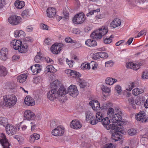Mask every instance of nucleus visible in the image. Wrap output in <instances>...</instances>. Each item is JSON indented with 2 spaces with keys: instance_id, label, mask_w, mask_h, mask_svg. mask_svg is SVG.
I'll return each mask as SVG.
<instances>
[{
  "instance_id": "37",
  "label": "nucleus",
  "mask_w": 148,
  "mask_h": 148,
  "mask_svg": "<svg viewBox=\"0 0 148 148\" xmlns=\"http://www.w3.org/2000/svg\"><path fill=\"white\" fill-rule=\"evenodd\" d=\"M59 82L58 80H56L51 83V86L52 89H56V90L59 85Z\"/></svg>"
},
{
  "instance_id": "49",
  "label": "nucleus",
  "mask_w": 148,
  "mask_h": 148,
  "mask_svg": "<svg viewBox=\"0 0 148 148\" xmlns=\"http://www.w3.org/2000/svg\"><path fill=\"white\" fill-rule=\"evenodd\" d=\"M98 121L94 116L89 121V123L92 125H95L98 123Z\"/></svg>"
},
{
  "instance_id": "41",
  "label": "nucleus",
  "mask_w": 148,
  "mask_h": 148,
  "mask_svg": "<svg viewBox=\"0 0 148 148\" xmlns=\"http://www.w3.org/2000/svg\"><path fill=\"white\" fill-rule=\"evenodd\" d=\"M101 88L102 90V91L103 93H109L110 92V88L103 85L102 86Z\"/></svg>"
},
{
  "instance_id": "32",
  "label": "nucleus",
  "mask_w": 148,
  "mask_h": 148,
  "mask_svg": "<svg viewBox=\"0 0 148 148\" xmlns=\"http://www.w3.org/2000/svg\"><path fill=\"white\" fill-rule=\"evenodd\" d=\"M7 74V71L6 68L4 66H0V76H5Z\"/></svg>"
},
{
  "instance_id": "2",
  "label": "nucleus",
  "mask_w": 148,
  "mask_h": 148,
  "mask_svg": "<svg viewBox=\"0 0 148 148\" xmlns=\"http://www.w3.org/2000/svg\"><path fill=\"white\" fill-rule=\"evenodd\" d=\"M5 105L11 106L14 105L17 101V98L14 95H8L3 97Z\"/></svg>"
},
{
  "instance_id": "46",
  "label": "nucleus",
  "mask_w": 148,
  "mask_h": 148,
  "mask_svg": "<svg viewBox=\"0 0 148 148\" xmlns=\"http://www.w3.org/2000/svg\"><path fill=\"white\" fill-rule=\"evenodd\" d=\"M54 69V67L51 65L47 66L45 69V71L47 72V73L49 72H53L52 70Z\"/></svg>"
},
{
  "instance_id": "11",
  "label": "nucleus",
  "mask_w": 148,
  "mask_h": 148,
  "mask_svg": "<svg viewBox=\"0 0 148 148\" xmlns=\"http://www.w3.org/2000/svg\"><path fill=\"white\" fill-rule=\"evenodd\" d=\"M68 92L71 96L74 97H76L78 94L77 88L74 85H71L69 87Z\"/></svg>"
},
{
  "instance_id": "34",
  "label": "nucleus",
  "mask_w": 148,
  "mask_h": 148,
  "mask_svg": "<svg viewBox=\"0 0 148 148\" xmlns=\"http://www.w3.org/2000/svg\"><path fill=\"white\" fill-rule=\"evenodd\" d=\"M81 74L75 71L72 70V72H71L70 76H71L72 77L80 79L79 77H81Z\"/></svg>"
},
{
  "instance_id": "39",
  "label": "nucleus",
  "mask_w": 148,
  "mask_h": 148,
  "mask_svg": "<svg viewBox=\"0 0 148 148\" xmlns=\"http://www.w3.org/2000/svg\"><path fill=\"white\" fill-rule=\"evenodd\" d=\"M86 121H89L94 116L92 113L90 112H87L86 113Z\"/></svg>"
},
{
  "instance_id": "31",
  "label": "nucleus",
  "mask_w": 148,
  "mask_h": 148,
  "mask_svg": "<svg viewBox=\"0 0 148 148\" xmlns=\"http://www.w3.org/2000/svg\"><path fill=\"white\" fill-rule=\"evenodd\" d=\"M8 124V119L4 117H0V125L4 126H6Z\"/></svg>"
},
{
  "instance_id": "47",
  "label": "nucleus",
  "mask_w": 148,
  "mask_h": 148,
  "mask_svg": "<svg viewBox=\"0 0 148 148\" xmlns=\"http://www.w3.org/2000/svg\"><path fill=\"white\" fill-rule=\"evenodd\" d=\"M127 132L128 134L130 136L135 135L136 133V130L133 128H132L128 130Z\"/></svg>"
},
{
  "instance_id": "25",
  "label": "nucleus",
  "mask_w": 148,
  "mask_h": 148,
  "mask_svg": "<svg viewBox=\"0 0 148 148\" xmlns=\"http://www.w3.org/2000/svg\"><path fill=\"white\" fill-rule=\"evenodd\" d=\"M144 92V90L142 88H137L133 89L132 90V93L133 95L135 96L143 93Z\"/></svg>"
},
{
  "instance_id": "42",
  "label": "nucleus",
  "mask_w": 148,
  "mask_h": 148,
  "mask_svg": "<svg viewBox=\"0 0 148 148\" xmlns=\"http://www.w3.org/2000/svg\"><path fill=\"white\" fill-rule=\"evenodd\" d=\"M114 109L112 108H110L108 110L107 115L108 116L111 117L112 115H114Z\"/></svg>"
},
{
  "instance_id": "8",
  "label": "nucleus",
  "mask_w": 148,
  "mask_h": 148,
  "mask_svg": "<svg viewBox=\"0 0 148 148\" xmlns=\"http://www.w3.org/2000/svg\"><path fill=\"white\" fill-rule=\"evenodd\" d=\"M97 64L94 61H92L90 63L86 62L82 64L81 66V68L82 69H89L92 67L93 70H95L97 68Z\"/></svg>"
},
{
  "instance_id": "26",
  "label": "nucleus",
  "mask_w": 148,
  "mask_h": 148,
  "mask_svg": "<svg viewBox=\"0 0 148 148\" xmlns=\"http://www.w3.org/2000/svg\"><path fill=\"white\" fill-rule=\"evenodd\" d=\"M117 82V79L112 78L108 77L106 78L105 83L107 84L112 85Z\"/></svg>"
},
{
  "instance_id": "44",
  "label": "nucleus",
  "mask_w": 148,
  "mask_h": 148,
  "mask_svg": "<svg viewBox=\"0 0 148 148\" xmlns=\"http://www.w3.org/2000/svg\"><path fill=\"white\" fill-rule=\"evenodd\" d=\"M103 41L105 44H108L111 43L112 41V39L110 38L104 37L103 38Z\"/></svg>"
},
{
  "instance_id": "17",
  "label": "nucleus",
  "mask_w": 148,
  "mask_h": 148,
  "mask_svg": "<svg viewBox=\"0 0 148 148\" xmlns=\"http://www.w3.org/2000/svg\"><path fill=\"white\" fill-rule=\"evenodd\" d=\"M21 44V41L16 40H12L10 42L11 46L13 47L15 50H19Z\"/></svg>"
},
{
  "instance_id": "12",
  "label": "nucleus",
  "mask_w": 148,
  "mask_h": 148,
  "mask_svg": "<svg viewBox=\"0 0 148 148\" xmlns=\"http://www.w3.org/2000/svg\"><path fill=\"white\" fill-rule=\"evenodd\" d=\"M0 142L3 148H9V143L5 135L3 133L0 135Z\"/></svg>"
},
{
  "instance_id": "45",
  "label": "nucleus",
  "mask_w": 148,
  "mask_h": 148,
  "mask_svg": "<svg viewBox=\"0 0 148 148\" xmlns=\"http://www.w3.org/2000/svg\"><path fill=\"white\" fill-rule=\"evenodd\" d=\"M114 145L111 143L106 144L103 146V148H115Z\"/></svg>"
},
{
  "instance_id": "64",
  "label": "nucleus",
  "mask_w": 148,
  "mask_h": 148,
  "mask_svg": "<svg viewBox=\"0 0 148 148\" xmlns=\"http://www.w3.org/2000/svg\"><path fill=\"white\" fill-rule=\"evenodd\" d=\"M31 124V130L32 131L34 130L35 128L36 127V126L34 123L31 122L30 123Z\"/></svg>"
},
{
  "instance_id": "54",
  "label": "nucleus",
  "mask_w": 148,
  "mask_h": 148,
  "mask_svg": "<svg viewBox=\"0 0 148 148\" xmlns=\"http://www.w3.org/2000/svg\"><path fill=\"white\" fill-rule=\"evenodd\" d=\"M146 31L145 29H144L141 30L138 34L137 37H139L140 36L143 35H145Z\"/></svg>"
},
{
  "instance_id": "14",
  "label": "nucleus",
  "mask_w": 148,
  "mask_h": 148,
  "mask_svg": "<svg viewBox=\"0 0 148 148\" xmlns=\"http://www.w3.org/2000/svg\"><path fill=\"white\" fill-rule=\"evenodd\" d=\"M58 95L56 89H51L47 93V97L51 101H53L56 99Z\"/></svg>"
},
{
  "instance_id": "29",
  "label": "nucleus",
  "mask_w": 148,
  "mask_h": 148,
  "mask_svg": "<svg viewBox=\"0 0 148 148\" xmlns=\"http://www.w3.org/2000/svg\"><path fill=\"white\" fill-rule=\"evenodd\" d=\"M23 43L21 45L19 51L21 53H25L27 51L28 46L26 43L23 42Z\"/></svg>"
},
{
  "instance_id": "7",
  "label": "nucleus",
  "mask_w": 148,
  "mask_h": 148,
  "mask_svg": "<svg viewBox=\"0 0 148 148\" xmlns=\"http://www.w3.org/2000/svg\"><path fill=\"white\" fill-rule=\"evenodd\" d=\"M101 122L103 126L108 130L110 129L112 130V129H117L116 128V125L114 124H109L110 123V120L107 117L105 118Z\"/></svg>"
},
{
  "instance_id": "57",
  "label": "nucleus",
  "mask_w": 148,
  "mask_h": 148,
  "mask_svg": "<svg viewBox=\"0 0 148 148\" xmlns=\"http://www.w3.org/2000/svg\"><path fill=\"white\" fill-rule=\"evenodd\" d=\"M99 11H100L99 9H98L96 10H92V11L90 12H89V13L87 14V16H88L89 14H90V15H92V14H93L95 13L98 12H99Z\"/></svg>"
},
{
  "instance_id": "50",
  "label": "nucleus",
  "mask_w": 148,
  "mask_h": 148,
  "mask_svg": "<svg viewBox=\"0 0 148 148\" xmlns=\"http://www.w3.org/2000/svg\"><path fill=\"white\" fill-rule=\"evenodd\" d=\"M98 54L100 57L103 58H106L108 56V54L105 52H99Z\"/></svg>"
},
{
  "instance_id": "62",
  "label": "nucleus",
  "mask_w": 148,
  "mask_h": 148,
  "mask_svg": "<svg viewBox=\"0 0 148 148\" xmlns=\"http://www.w3.org/2000/svg\"><path fill=\"white\" fill-rule=\"evenodd\" d=\"M57 126V124L56 121H52L50 124V127L52 128L56 127Z\"/></svg>"
},
{
  "instance_id": "23",
  "label": "nucleus",
  "mask_w": 148,
  "mask_h": 148,
  "mask_svg": "<svg viewBox=\"0 0 148 148\" xmlns=\"http://www.w3.org/2000/svg\"><path fill=\"white\" fill-rule=\"evenodd\" d=\"M121 21L117 18L114 19L110 23V27L114 28L119 26L121 24Z\"/></svg>"
},
{
  "instance_id": "4",
  "label": "nucleus",
  "mask_w": 148,
  "mask_h": 148,
  "mask_svg": "<svg viewBox=\"0 0 148 148\" xmlns=\"http://www.w3.org/2000/svg\"><path fill=\"white\" fill-rule=\"evenodd\" d=\"M116 128L112 129L114 130V132L112 133L111 136V138L115 142L120 140L122 138V135L120 133V131L122 130L121 128L116 125Z\"/></svg>"
},
{
  "instance_id": "53",
  "label": "nucleus",
  "mask_w": 148,
  "mask_h": 148,
  "mask_svg": "<svg viewBox=\"0 0 148 148\" xmlns=\"http://www.w3.org/2000/svg\"><path fill=\"white\" fill-rule=\"evenodd\" d=\"M79 83H80L79 86L80 87L82 88H84L87 84V83L84 80L82 82L80 80Z\"/></svg>"
},
{
  "instance_id": "56",
  "label": "nucleus",
  "mask_w": 148,
  "mask_h": 148,
  "mask_svg": "<svg viewBox=\"0 0 148 148\" xmlns=\"http://www.w3.org/2000/svg\"><path fill=\"white\" fill-rule=\"evenodd\" d=\"M113 65L112 62L111 60L107 61L105 63V66L106 67L112 66Z\"/></svg>"
},
{
  "instance_id": "22",
  "label": "nucleus",
  "mask_w": 148,
  "mask_h": 148,
  "mask_svg": "<svg viewBox=\"0 0 148 148\" xmlns=\"http://www.w3.org/2000/svg\"><path fill=\"white\" fill-rule=\"evenodd\" d=\"M24 101L25 104L28 106H33L35 103L34 99L29 96H27L25 98Z\"/></svg>"
},
{
  "instance_id": "18",
  "label": "nucleus",
  "mask_w": 148,
  "mask_h": 148,
  "mask_svg": "<svg viewBox=\"0 0 148 148\" xmlns=\"http://www.w3.org/2000/svg\"><path fill=\"white\" fill-rule=\"evenodd\" d=\"M71 128L75 129H78L82 127L81 123L79 121L76 120H73L70 124Z\"/></svg>"
},
{
  "instance_id": "40",
  "label": "nucleus",
  "mask_w": 148,
  "mask_h": 148,
  "mask_svg": "<svg viewBox=\"0 0 148 148\" xmlns=\"http://www.w3.org/2000/svg\"><path fill=\"white\" fill-rule=\"evenodd\" d=\"M21 15L24 18H27L28 16H30L29 11L28 10H24L22 13Z\"/></svg>"
},
{
  "instance_id": "43",
  "label": "nucleus",
  "mask_w": 148,
  "mask_h": 148,
  "mask_svg": "<svg viewBox=\"0 0 148 148\" xmlns=\"http://www.w3.org/2000/svg\"><path fill=\"white\" fill-rule=\"evenodd\" d=\"M65 40L66 42L69 43H76L77 42L76 40H72L70 37H66L65 39Z\"/></svg>"
},
{
  "instance_id": "6",
  "label": "nucleus",
  "mask_w": 148,
  "mask_h": 148,
  "mask_svg": "<svg viewBox=\"0 0 148 148\" xmlns=\"http://www.w3.org/2000/svg\"><path fill=\"white\" fill-rule=\"evenodd\" d=\"M65 130L63 127L60 125L53 130L51 132L52 134L55 136H61L63 135L64 133Z\"/></svg>"
},
{
  "instance_id": "3",
  "label": "nucleus",
  "mask_w": 148,
  "mask_h": 148,
  "mask_svg": "<svg viewBox=\"0 0 148 148\" xmlns=\"http://www.w3.org/2000/svg\"><path fill=\"white\" fill-rule=\"evenodd\" d=\"M85 15L83 12L77 14L73 17L72 21L75 24H80L82 23L85 21Z\"/></svg>"
},
{
  "instance_id": "63",
  "label": "nucleus",
  "mask_w": 148,
  "mask_h": 148,
  "mask_svg": "<svg viewBox=\"0 0 148 148\" xmlns=\"http://www.w3.org/2000/svg\"><path fill=\"white\" fill-rule=\"evenodd\" d=\"M93 58L95 60H97L99 58L100 56L98 54V53L94 54L92 56Z\"/></svg>"
},
{
  "instance_id": "36",
  "label": "nucleus",
  "mask_w": 148,
  "mask_h": 148,
  "mask_svg": "<svg viewBox=\"0 0 148 148\" xmlns=\"http://www.w3.org/2000/svg\"><path fill=\"white\" fill-rule=\"evenodd\" d=\"M44 58L40 56V53H37V55L35 57L34 61L36 62L40 63Z\"/></svg>"
},
{
  "instance_id": "59",
  "label": "nucleus",
  "mask_w": 148,
  "mask_h": 148,
  "mask_svg": "<svg viewBox=\"0 0 148 148\" xmlns=\"http://www.w3.org/2000/svg\"><path fill=\"white\" fill-rule=\"evenodd\" d=\"M40 81V78L39 77H36L34 78L33 82L36 84H37Z\"/></svg>"
},
{
  "instance_id": "10",
  "label": "nucleus",
  "mask_w": 148,
  "mask_h": 148,
  "mask_svg": "<svg viewBox=\"0 0 148 148\" xmlns=\"http://www.w3.org/2000/svg\"><path fill=\"white\" fill-rule=\"evenodd\" d=\"M22 20L21 17L16 15L11 16L8 18L9 23L12 25H18L21 22Z\"/></svg>"
},
{
  "instance_id": "27",
  "label": "nucleus",
  "mask_w": 148,
  "mask_h": 148,
  "mask_svg": "<svg viewBox=\"0 0 148 148\" xmlns=\"http://www.w3.org/2000/svg\"><path fill=\"white\" fill-rule=\"evenodd\" d=\"M27 77V75L26 74H22L17 77V79L18 82L20 83L24 82Z\"/></svg>"
},
{
  "instance_id": "38",
  "label": "nucleus",
  "mask_w": 148,
  "mask_h": 148,
  "mask_svg": "<svg viewBox=\"0 0 148 148\" xmlns=\"http://www.w3.org/2000/svg\"><path fill=\"white\" fill-rule=\"evenodd\" d=\"M31 69L33 75H36L40 73L41 71V69H38L35 66H32Z\"/></svg>"
},
{
  "instance_id": "1",
  "label": "nucleus",
  "mask_w": 148,
  "mask_h": 148,
  "mask_svg": "<svg viewBox=\"0 0 148 148\" xmlns=\"http://www.w3.org/2000/svg\"><path fill=\"white\" fill-rule=\"evenodd\" d=\"M108 28L106 27L102 26L90 34V36L93 38L86 40L85 41V44L88 47H93L97 45L96 41L93 39L99 40L101 39L102 36H104L108 32Z\"/></svg>"
},
{
  "instance_id": "21",
  "label": "nucleus",
  "mask_w": 148,
  "mask_h": 148,
  "mask_svg": "<svg viewBox=\"0 0 148 148\" xmlns=\"http://www.w3.org/2000/svg\"><path fill=\"white\" fill-rule=\"evenodd\" d=\"M50 49L53 53L57 54L60 52L61 49L58 45L54 44L51 46Z\"/></svg>"
},
{
  "instance_id": "16",
  "label": "nucleus",
  "mask_w": 148,
  "mask_h": 148,
  "mask_svg": "<svg viewBox=\"0 0 148 148\" xmlns=\"http://www.w3.org/2000/svg\"><path fill=\"white\" fill-rule=\"evenodd\" d=\"M89 104L92 107L93 110L97 111L100 110V103L97 100L91 101L89 102Z\"/></svg>"
},
{
  "instance_id": "58",
  "label": "nucleus",
  "mask_w": 148,
  "mask_h": 148,
  "mask_svg": "<svg viewBox=\"0 0 148 148\" xmlns=\"http://www.w3.org/2000/svg\"><path fill=\"white\" fill-rule=\"evenodd\" d=\"M115 89L118 93H120L121 92V87L119 85H117L115 87Z\"/></svg>"
},
{
  "instance_id": "9",
  "label": "nucleus",
  "mask_w": 148,
  "mask_h": 148,
  "mask_svg": "<svg viewBox=\"0 0 148 148\" xmlns=\"http://www.w3.org/2000/svg\"><path fill=\"white\" fill-rule=\"evenodd\" d=\"M136 118L138 121L144 123L148 121V117L143 111H141L136 115Z\"/></svg>"
},
{
  "instance_id": "48",
  "label": "nucleus",
  "mask_w": 148,
  "mask_h": 148,
  "mask_svg": "<svg viewBox=\"0 0 148 148\" xmlns=\"http://www.w3.org/2000/svg\"><path fill=\"white\" fill-rule=\"evenodd\" d=\"M33 39L31 37H27L24 39V43H26L29 42H32L33 41Z\"/></svg>"
},
{
  "instance_id": "30",
  "label": "nucleus",
  "mask_w": 148,
  "mask_h": 148,
  "mask_svg": "<svg viewBox=\"0 0 148 148\" xmlns=\"http://www.w3.org/2000/svg\"><path fill=\"white\" fill-rule=\"evenodd\" d=\"M57 92L58 95L61 96L66 94L67 92L65 88L63 86L60 87Z\"/></svg>"
},
{
  "instance_id": "55",
  "label": "nucleus",
  "mask_w": 148,
  "mask_h": 148,
  "mask_svg": "<svg viewBox=\"0 0 148 148\" xmlns=\"http://www.w3.org/2000/svg\"><path fill=\"white\" fill-rule=\"evenodd\" d=\"M66 62L70 67H73V63L74 62V61L73 60H69L68 58H66Z\"/></svg>"
},
{
  "instance_id": "13",
  "label": "nucleus",
  "mask_w": 148,
  "mask_h": 148,
  "mask_svg": "<svg viewBox=\"0 0 148 148\" xmlns=\"http://www.w3.org/2000/svg\"><path fill=\"white\" fill-rule=\"evenodd\" d=\"M6 131L7 133L10 135H12L16 134V128L12 125H8L5 127Z\"/></svg>"
},
{
  "instance_id": "19",
  "label": "nucleus",
  "mask_w": 148,
  "mask_h": 148,
  "mask_svg": "<svg viewBox=\"0 0 148 148\" xmlns=\"http://www.w3.org/2000/svg\"><path fill=\"white\" fill-rule=\"evenodd\" d=\"M8 50L7 48H3L0 51V58L3 61H5L7 58Z\"/></svg>"
},
{
  "instance_id": "28",
  "label": "nucleus",
  "mask_w": 148,
  "mask_h": 148,
  "mask_svg": "<svg viewBox=\"0 0 148 148\" xmlns=\"http://www.w3.org/2000/svg\"><path fill=\"white\" fill-rule=\"evenodd\" d=\"M14 5L16 8L18 9L22 8L25 5V2L23 1H16L14 3Z\"/></svg>"
},
{
  "instance_id": "20",
  "label": "nucleus",
  "mask_w": 148,
  "mask_h": 148,
  "mask_svg": "<svg viewBox=\"0 0 148 148\" xmlns=\"http://www.w3.org/2000/svg\"><path fill=\"white\" fill-rule=\"evenodd\" d=\"M56 13V11L55 8H48L47 11V16L49 18L53 17Z\"/></svg>"
},
{
  "instance_id": "60",
  "label": "nucleus",
  "mask_w": 148,
  "mask_h": 148,
  "mask_svg": "<svg viewBox=\"0 0 148 148\" xmlns=\"http://www.w3.org/2000/svg\"><path fill=\"white\" fill-rule=\"evenodd\" d=\"M33 29V28L32 26H29L25 28L27 32H32Z\"/></svg>"
},
{
  "instance_id": "61",
  "label": "nucleus",
  "mask_w": 148,
  "mask_h": 148,
  "mask_svg": "<svg viewBox=\"0 0 148 148\" xmlns=\"http://www.w3.org/2000/svg\"><path fill=\"white\" fill-rule=\"evenodd\" d=\"M33 136L35 140H38L40 138V135L39 134L36 133H34Z\"/></svg>"
},
{
  "instance_id": "5",
  "label": "nucleus",
  "mask_w": 148,
  "mask_h": 148,
  "mask_svg": "<svg viewBox=\"0 0 148 148\" xmlns=\"http://www.w3.org/2000/svg\"><path fill=\"white\" fill-rule=\"evenodd\" d=\"M122 119L121 116L119 113L112 115L110 118V121L112 123H117L116 125L120 126L123 125V122L121 121Z\"/></svg>"
},
{
  "instance_id": "15",
  "label": "nucleus",
  "mask_w": 148,
  "mask_h": 148,
  "mask_svg": "<svg viewBox=\"0 0 148 148\" xmlns=\"http://www.w3.org/2000/svg\"><path fill=\"white\" fill-rule=\"evenodd\" d=\"M24 116L28 120H33L36 118L35 114L29 110H26L25 112Z\"/></svg>"
},
{
  "instance_id": "51",
  "label": "nucleus",
  "mask_w": 148,
  "mask_h": 148,
  "mask_svg": "<svg viewBox=\"0 0 148 148\" xmlns=\"http://www.w3.org/2000/svg\"><path fill=\"white\" fill-rule=\"evenodd\" d=\"M44 43L46 45H51L52 43V41L50 38H47L45 40Z\"/></svg>"
},
{
  "instance_id": "24",
  "label": "nucleus",
  "mask_w": 148,
  "mask_h": 148,
  "mask_svg": "<svg viewBox=\"0 0 148 148\" xmlns=\"http://www.w3.org/2000/svg\"><path fill=\"white\" fill-rule=\"evenodd\" d=\"M126 67L127 68L133 69L135 70H137L140 68L139 65L134 64L131 62L127 63Z\"/></svg>"
},
{
  "instance_id": "52",
  "label": "nucleus",
  "mask_w": 148,
  "mask_h": 148,
  "mask_svg": "<svg viewBox=\"0 0 148 148\" xmlns=\"http://www.w3.org/2000/svg\"><path fill=\"white\" fill-rule=\"evenodd\" d=\"M142 78L143 79L148 78V71H146L143 72L142 75Z\"/></svg>"
},
{
  "instance_id": "33",
  "label": "nucleus",
  "mask_w": 148,
  "mask_h": 148,
  "mask_svg": "<svg viewBox=\"0 0 148 148\" xmlns=\"http://www.w3.org/2000/svg\"><path fill=\"white\" fill-rule=\"evenodd\" d=\"M96 117L98 122H101L104 118L103 117L102 113L101 111L98 112L96 113Z\"/></svg>"
},
{
  "instance_id": "35",
  "label": "nucleus",
  "mask_w": 148,
  "mask_h": 148,
  "mask_svg": "<svg viewBox=\"0 0 148 148\" xmlns=\"http://www.w3.org/2000/svg\"><path fill=\"white\" fill-rule=\"evenodd\" d=\"M25 35L24 32L22 30H16L14 33V36L15 37H20L21 36H24Z\"/></svg>"
}]
</instances>
